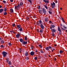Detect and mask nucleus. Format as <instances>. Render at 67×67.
<instances>
[{"mask_svg":"<svg viewBox=\"0 0 67 67\" xmlns=\"http://www.w3.org/2000/svg\"><path fill=\"white\" fill-rule=\"evenodd\" d=\"M19 7H18V6L15 7V9H19Z\"/></svg>","mask_w":67,"mask_h":67,"instance_id":"bb28decb","label":"nucleus"},{"mask_svg":"<svg viewBox=\"0 0 67 67\" xmlns=\"http://www.w3.org/2000/svg\"><path fill=\"white\" fill-rule=\"evenodd\" d=\"M1 43H2V44H3V43H4V41L3 40L1 41Z\"/></svg>","mask_w":67,"mask_h":67,"instance_id":"7c9ffc66","label":"nucleus"},{"mask_svg":"<svg viewBox=\"0 0 67 67\" xmlns=\"http://www.w3.org/2000/svg\"><path fill=\"white\" fill-rule=\"evenodd\" d=\"M10 11L12 13H13V9H10Z\"/></svg>","mask_w":67,"mask_h":67,"instance_id":"aec40b11","label":"nucleus"},{"mask_svg":"<svg viewBox=\"0 0 67 67\" xmlns=\"http://www.w3.org/2000/svg\"><path fill=\"white\" fill-rule=\"evenodd\" d=\"M9 61V59H7L6 60V62L7 63H8V62Z\"/></svg>","mask_w":67,"mask_h":67,"instance_id":"58836bf2","label":"nucleus"},{"mask_svg":"<svg viewBox=\"0 0 67 67\" xmlns=\"http://www.w3.org/2000/svg\"><path fill=\"white\" fill-rule=\"evenodd\" d=\"M54 46H57V45L55 44Z\"/></svg>","mask_w":67,"mask_h":67,"instance_id":"0e129e2a","label":"nucleus"},{"mask_svg":"<svg viewBox=\"0 0 67 67\" xmlns=\"http://www.w3.org/2000/svg\"><path fill=\"white\" fill-rule=\"evenodd\" d=\"M23 43L24 45H25V44H27V42L25 41H23Z\"/></svg>","mask_w":67,"mask_h":67,"instance_id":"4468645a","label":"nucleus"},{"mask_svg":"<svg viewBox=\"0 0 67 67\" xmlns=\"http://www.w3.org/2000/svg\"><path fill=\"white\" fill-rule=\"evenodd\" d=\"M17 6L19 8V7H20V5H17Z\"/></svg>","mask_w":67,"mask_h":67,"instance_id":"8fccbe9b","label":"nucleus"},{"mask_svg":"<svg viewBox=\"0 0 67 67\" xmlns=\"http://www.w3.org/2000/svg\"><path fill=\"white\" fill-rule=\"evenodd\" d=\"M26 59L27 60H29V57H27L26 58Z\"/></svg>","mask_w":67,"mask_h":67,"instance_id":"a19ab883","label":"nucleus"},{"mask_svg":"<svg viewBox=\"0 0 67 67\" xmlns=\"http://www.w3.org/2000/svg\"><path fill=\"white\" fill-rule=\"evenodd\" d=\"M52 32H53V33H55V31H56V30L54 29H52Z\"/></svg>","mask_w":67,"mask_h":67,"instance_id":"dca6fc26","label":"nucleus"},{"mask_svg":"<svg viewBox=\"0 0 67 67\" xmlns=\"http://www.w3.org/2000/svg\"><path fill=\"white\" fill-rule=\"evenodd\" d=\"M9 44L10 46H12V44L10 43H9Z\"/></svg>","mask_w":67,"mask_h":67,"instance_id":"ea45409f","label":"nucleus"},{"mask_svg":"<svg viewBox=\"0 0 67 67\" xmlns=\"http://www.w3.org/2000/svg\"><path fill=\"white\" fill-rule=\"evenodd\" d=\"M43 29H41L40 30V33H43Z\"/></svg>","mask_w":67,"mask_h":67,"instance_id":"cd10ccee","label":"nucleus"},{"mask_svg":"<svg viewBox=\"0 0 67 67\" xmlns=\"http://www.w3.org/2000/svg\"><path fill=\"white\" fill-rule=\"evenodd\" d=\"M52 35L53 36H55V34H54V33H53Z\"/></svg>","mask_w":67,"mask_h":67,"instance_id":"de8ad7c7","label":"nucleus"},{"mask_svg":"<svg viewBox=\"0 0 67 67\" xmlns=\"http://www.w3.org/2000/svg\"><path fill=\"white\" fill-rule=\"evenodd\" d=\"M2 8V6L1 5H0V8Z\"/></svg>","mask_w":67,"mask_h":67,"instance_id":"680f3d73","label":"nucleus"},{"mask_svg":"<svg viewBox=\"0 0 67 67\" xmlns=\"http://www.w3.org/2000/svg\"><path fill=\"white\" fill-rule=\"evenodd\" d=\"M23 5V3L21 2L20 3V6H22V5Z\"/></svg>","mask_w":67,"mask_h":67,"instance_id":"6ab92c4d","label":"nucleus"},{"mask_svg":"<svg viewBox=\"0 0 67 67\" xmlns=\"http://www.w3.org/2000/svg\"><path fill=\"white\" fill-rule=\"evenodd\" d=\"M1 47H2V48H4V46L2 45L1 46Z\"/></svg>","mask_w":67,"mask_h":67,"instance_id":"72a5a7b5","label":"nucleus"},{"mask_svg":"<svg viewBox=\"0 0 67 67\" xmlns=\"http://www.w3.org/2000/svg\"><path fill=\"white\" fill-rule=\"evenodd\" d=\"M15 24H14L12 25V26H13V27H14V26H15Z\"/></svg>","mask_w":67,"mask_h":67,"instance_id":"a18cd8bd","label":"nucleus"},{"mask_svg":"<svg viewBox=\"0 0 67 67\" xmlns=\"http://www.w3.org/2000/svg\"><path fill=\"white\" fill-rule=\"evenodd\" d=\"M39 46L40 47V48H42V45H40Z\"/></svg>","mask_w":67,"mask_h":67,"instance_id":"4c0bfd02","label":"nucleus"},{"mask_svg":"<svg viewBox=\"0 0 67 67\" xmlns=\"http://www.w3.org/2000/svg\"><path fill=\"white\" fill-rule=\"evenodd\" d=\"M65 27V25H63V27L64 28Z\"/></svg>","mask_w":67,"mask_h":67,"instance_id":"bf43d9fd","label":"nucleus"},{"mask_svg":"<svg viewBox=\"0 0 67 67\" xmlns=\"http://www.w3.org/2000/svg\"><path fill=\"white\" fill-rule=\"evenodd\" d=\"M60 9L61 10H62V9H63V8H60Z\"/></svg>","mask_w":67,"mask_h":67,"instance_id":"338daca9","label":"nucleus"},{"mask_svg":"<svg viewBox=\"0 0 67 67\" xmlns=\"http://www.w3.org/2000/svg\"><path fill=\"white\" fill-rule=\"evenodd\" d=\"M49 23H52V22L51 21H49Z\"/></svg>","mask_w":67,"mask_h":67,"instance_id":"69168bd1","label":"nucleus"},{"mask_svg":"<svg viewBox=\"0 0 67 67\" xmlns=\"http://www.w3.org/2000/svg\"><path fill=\"white\" fill-rule=\"evenodd\" d=\"M51 6L52 7V8H54L55 6V3L54 2H53V3H51Z\"/></svg>","mask_w":67,"mask_h":67,"instance_id":"7ed1b4c3","label":"nucleus"},{"mask_svg":"<svg viewBox=\"0 0 67 67\" xmlns=\"http://www.w3.org/2000/svg\"><path fill=\"white\" fill-rule=\"evenodd\" d=\"M60 27H62V24H61L60 25Z\"/></svg>","mask_w":67,"mask_h":67,"instance_id":"6e6d98bb","label":"nucleus"},{"mask_svg":"<svg viewBox=\"0 0 67 67\" xmlns=\"http://www.w3.org/2000/svg\"><path fill=\"white\" fill-rule=\"evenodd\" d=\"M46 49L47 51H48V50H49V47H46Z\"/></svg>","mask_w":67,"mask_h":67,"instance_id":"2eb2a0df","label":"nucleus"},{"mask_svg":"<svg viewBox=\"0 0 67 67\" xmlns=\"http://www.w3.org/2000/svg\"><path fill=\"white\" fill-rule=\"evenodd\" d=\"M19 41H20V42L22 43L23 42L24 40H23V39L22 38H20V39Z\"/></svg>","mask_w":67,"mask_h":67,"instance_id":"ddd939ff","label":"nucleus"},{"mask_svg":"<svg viewBox=\"0 0 67 67\" xmlns=\"http://www.w3.org/2000/svg\"><path fill=\"white\" fill-rule=\"evenodd\" d=\"M17 27L18 29H20V28H21V26L20 25H17Z\"/></svg>","mask_w":67,"mask_h":67,"instance_id":"9b49d317","label":"nucleus"},{"mask_svg":"<svg viewBox=\"0 0 67 67\" xmlns=\"http://www.w3.org/2000/svg\"><path fill=\"white\" fill-rule=\"evenodd\" d=\"M16 37H17V38H19V37H20V34H18L16 35Z\"/></svg>","mask_w":67,"mask_h":67,"instance_id":"f8f14e48","label":"nucleus"},{"mask_svg":"<svg viewBox=\"0 0 67 67\" xmlns=\"http://www.w3.org/2000/svg\"><path fill=\"white\" fill-rule=\"evenodd\" d=\"M39 12H42V10H39Z\"/></svg>","mask_w":67,"mask_h":67,"instance_id":"09e8293b","label":"nucleus"},{"mask_svg":"<svg viewBox=\"0 0 67 67\" xmlns=\"http://www.w3.org/2000/svg\"><path fill=\"white\" fill-rule=\"evenodd\" d=\"M8 14V13L7 12H4V15H7Z\"/></svg>","mask_w":67,"mask_h":67,"instance_id":"5701e85b","label":"nucleus"},{"mask_svg":"<svg viewBox=\"0 0 67 67\" xmlns=\"http://www.w3.org/2000/svg\"><path fill=\"white\" fill-rule=\"evenodd\" d=\"M49 10L51 11H53V10H52V9L51 8H49Z\"/></svg>","mask_w":67,"mask_h":67,"instance_id":"a878e982","label":"nucleus"},{"mask_svg":"<svg viewBox=\"0 0 67 67\" xmlns=\"http://www.w3.org/2000/svg\"><path fill=\"white\" fill-rule=\"evenodd\" d=\"M51 26L52 27H53V28H54V27H55V25H51Z\"/></svg>","mask_w":67,"mask_h":67,"instance_id":"4be33fe9","label":"nucleus"},{"mask_svg":"<svg viewBox=\"0 0 67 67\" xmlns=\"http://www.w3.org/2000/svg\"><path fill=\"white\" fill-rule=\"evenodd\" d=\"M54 60H55V61H56V60H57L56 59V58H55L54 59Z\"/></svg>","mask_w":67,"mask_h":67,"instance_id":"052dcab7","label":"nucleus"},{"mask_svg":"<svg viewBox=\"0 0 67 67\" xmlns=\"http://www.w3.org/2000/svg\"><path fill=\"white\" fill-rule=\"evenodd\" d=\"M44 6L45 8H46V9H47V10H48V8L47 7V6H46V5H44Z\"/></svg>","mask_w":67,"mask_h":67,"instance_id":"a211bd4d","label":"nucleus"},{"mask_svg":"<svg viewBox=\"0 0 67 67\" xmlns=\"http://www.w3.org/2000/svg\"><path fill=\"white\" fill-rule=\"evenodd\" d=\"M60 27L61 30H63V31H64V29L62 27Z\"/></svg>","mask_w":67,"mask_h":67,"instance_id":"e433bc0d","label":"nucleus"},{"mask_svg":"<svg viewBox=\"0 0 67 67\" xmlns=\"http://www.w3.org/2000/svg\"><path fill=\"white\" fill-rule=\"evenodd\" d=\"M58 31L59 32H62V30H61V29H60V28L59 27V26H58Z\"/></svg>","mask_w":67,"mask_h":67,"instance_id":"1a4fd4ad","label":"nucleus"},{"mask_svg":"<svg viewBox=\"0 0 67 67\" xmlns=\"http://www.w3.org/2000/svg\"><path fill=\"white\" fill-rule=\"evenodd\" d=\"M27 1H29V2H30V4H31L32 2V1L31 0H27Z\"/></svg>","mask_w":67,"mask_h":67,"instance_id":"412c9836","label":"nucleus"},{"mask_svg":"<svg viewBox=\"0 0 67 67\" xmlns=\"http://www.w3.org/2000/svg\"><path fill=\"white\" fill-rule=\"evenodd\" d=\"M7 53L6 52L3 51L2 52V55H3V57H5L6 56H7Z\"/></svg>","mask_w":67,"mask_h":67,"instance_id":"f03ea898","label":"nucleus"},{"mask_svg":"<svg viewBox=\"0 0 67 67\" xmlns=\"http://www.w3.org/2000/svg\"><path fill=\"white\" fill-rule=\"evenodd\" d=\"M60 54H62V53H63V52H64V51H60Z\"/></svg>","mask_w":67,"mask_h":67,"instance_id":"393cba45","label":"nucleus"},{"mask_svg":"<svg viewBox=\"0 0 67 67\" xmlns=\"http://www.w3.org/2000/svg\"><path fill=\"white\" fill-rule=\"evenodd\" d=\"M13 33H14V34H16V33L15 32H13Z\"/></svg>","mask_w":67,"mask_h":67,"instance_id":"e2e57ef3","label":"nucleus"},{"mask_svg":"<svg viewBox=\"0 0 67 67\" xmlns=\"http://www.w3.org/2000/svg\"><path fill=\"white\" fill-rule=\"evenodd\" d=\"M25 38L26 41H27V38L26 37H25Z\"/></svg>","mask_w":67,"mask_h":67,"instance_id":"2f4dec72","label":"nucleus"},{"mask_svg":"<svg viewBox=\"0 0 67 67\" xmlns=\"http://www.w3.org/2000/svg\"><path fill=\"white\" fill-rule=\"evenodd\" d=\"M39 23H38V22H37L36 24L38 25H43V22L41 20H40L39 21Z\"/></svg>","mask_w":67,"mask_h":67,"instance_id":"f257e3e1","label":"nucleus"},{"mask_svg":"<svg viewBox=\"0 0 67 67\" xmlns=\"http://www.w3.org/2000/svg\"><path fill=\"white\" fill-rule=\"evenodd\" d=\"M34 54H35V53H34V52L33 51L31 52L30 53V55H31V56H33Z\"/></svg>","mask_w":67,"mask_h":67,"instance_id":"423d86ee","label":"nucleus"},{"mask_svg":"<svg viewBox=\"0 0 67 67\" xmlns=\"http://www.w3.org/2000/svg\"><path fill=\"white\" fill-rule=\"evenodd\" d=\"M45 22H48V21H49V19H48V18H46L45 19Z\"/></svg>","mask_w":67,"mask_h":67,"instance_id":"39448f33","label":"nucleus"},{"mask_svg":"<svg viewBox=\"0 0 67 67\" xmlns=\"http://www.w3.org/2000/svg\"><path fill=\"white\" fill-rule=\"evenodd\" d=\"M7 7H5V8L4 9V11H5V12L7 11Z\"/></svg>","mask_w":67,"mask_h":67,"instance_id":"c756f323","label":"nucleus"},{"mask_svg":"<svg viewBox=\"0 0 67 67\" xmlns=\"http://www.w3.org/2000/svg\"><path fill=\"white\" fill-rule=\"evenodd\" d=\"M38 9H40V6H39L38 7Z\"/></svg>","mask_w":67,"mask_h":67,"instance_id":"864d4df0","label":"nucleus"},{"mask_svg":"<svg viewBox=\"0 0 67 67\" xmlns=\"http://www.w3.org/2000/svg\"><path fill=\"white\" fill-rule=\"evenodd\" d=\"M3 2L4 3H6V1H3Z\"/></svg>","mask_w":67,"mask_h":67,"instance_id":"c03bdc74","label":"nucleus"},{"mask_svg":"<svg viewBox=\"0 0 67 67\" xmlns=\"http://www.w3.org/2000/svg\"><path fill=\"white\" fill-rule=\"evenodd\" d=\"M49 13L50 14H52V13L51 12V11H49Z\"/></svg>","mask_w":67,"mask_h":67,"instance_id":"f704fd0d","label":"nucleus"},{"mask_svg":"<svg viewBox=\"0 0 67 67\" xmlns=\"http://www.w3.org/2000/svg\"><path fill=\"white\" fill-rule=\"evenodd\" d=\"M28 54H29V53H28V52H25V56H27V55H28Z\"/></svg>","mask_w":67,"mask_h":67,"instance_id":"9d476101","label":"nucleus"},{"mask_svg":"<svg viewBox=\"0 0 67 67\" xmlns=\"http://www.w3.org/2000/svg\"><path fill=\"white\" fill-rule=\"evenodd\" d=\"M62 20L63 21V23H65V21H64V18H62Z\"/></svg>","mask_w":67,"mask_h":67,"instance_id":"f3484780","label":"nucleus"},{"mask_svg":"<svg viewBox=\"0 0 67 67\" xmlns=\"http://www.w3.org/2000/svg\"><path fill=\"white\" fill-rule=\"evenodd\" d=\"M43 1L45 3H49V1L48 0H43Z\"/></svg>","mask_w":67,"mask_h":67,"instance_id":"0eeeda50","label":"nucleus"},{"mask_svg":"<svg viewBox=\"0 0 67 67\" xmlns=\"http://www.w3.org/2000/svg\"><path fill=\"white\" fill-rule=\"evenodd\" d=\"M10 2H12L13 1V0H10Z\"/></svg>","mask_w":67,"mask_h":67,"instance_id":"5fc2aeb1","label":"nucleus"},{"mask_svg":"<svg viewBox=\"0 0 67 67\" xmlns=\"http://www.w3.org/2000/svg\"><path fill=\"white\" fill-rule=\"evenodd\" d=\"M3 11V9H0V13H1Z\"/></svg>","mask_w":67,"mask_h":67,"instance_id":"b1692460","label":"nucleus"},{"mask_svg":"<svg viewBox=\"0 0 67 67\" xmlns=\"http://www.w3.org/2000/svg\"><path fill=\"white\" fill-rule=\"evenodd\" d=\"M42 11L44 14H46V11L45 9H44V8H43Z\"/></svg>","mask_w":67,"mask_h":67,"instance_id":"20e7f679","label":"nucleus"},{"mask_svg":"<svg viewBox=\"0 0 67 67\" xmlns=\"http://www.w3.org/2000/svg\"><path fill=\"white\" fill-rule=\"evenodd\" d=\"M20 31H22V28H20L19 29Z\"/></svg>","mask_w":67,"mask_h":67,"instance_id":"c9c22d12","label":"nucleus"},{"mask_svg":"<svg viewBox=\"0 0 67 67\" xmlns=\"http://www.w3.org/2000/svg\"><path fill=\"white\" fill-rule=\"evenodd\" d=\"M2 40V37H0V41H1Z\"/></svg>","mask_w":67,"mask_h":67,"instance_id":"603ef678","label":"nucleus"},{"mask_svg":"<svg viewBox=\"0 0 67 67\" xmlns=\"http://www.w3.org/2000/svg\"><path fill=\"white\" fill-rule=\"evenodd\" d=\"M19 50H20V51H21V50H22L20 48V49H19Z\"/></svg>","mask_w":67,"mask_h":67,"instance_id":"774afa93","label":"nucleus"},{"mask_svg":"<svg viewBox=\"0 0 67 67\" xmlns=\"http://www.w3.org/2000/svg\"><path fill=\"white\" fill-rule=\"evenodd\" d=\"M49 49H51V48L52 49V48H53V47H50V46H49Z\"/></svg>","mask_w":67,"mask_h":67,"instance_id":"49530a36","label":"nucleus"},{"mask_svg":"<svg viewBox=\"0 0 67 67\" xmlns=\"http://www.w3.org/2000/svg\"><path fill=\"white\" fill-rule=\"evenodd\" d=\"M54 49H52V52H53L54 51Z\"/></svg>","mask_w":67,"mask_h":67,"instance_id":"4d7b16f0","label":"nucleus"},{"mask_svg":"<svg viewBox=\"0 0 67 67\" xmlns=\"http://www.w3.org/2000/svg\"><path fill=\"white\" fill-rule=\"evenodd\" d=\"M40 52L41 53H44V51H43L42 50H40Z\"/></svg>","mask_w":67,"mask_h":67,"instance_id":"c85d7f7f","label":"nucleus"},{"mask_svg":"<svg viewBox=\"0 0 67 67\" xmlns=\"http://www.w3.org/2000/svg\"><path fill=\"white\" fill-rule=\"evenodd\" d=\"M64 28V29H67V27L65 26Z\"/></svg>","mask_w":67,"mask_h":67,"instance_id":"13d9d810","label":"nucleus"},{"mask_svg":"<svg viewBox=\"0 0 67 67\" xmlns=\"http://www.w3.org/2000/svg\"><path fill=\"white\" fill-rule=\"evenodd\" d=\"M39 13H40V14H41L42 13V12H39Z\"/></svg>","mask_w":67,"mask_h":67,"instance_id":"3c124183","label":"nucleus"},{"mask_svg":"<svg viewBox=\"0 0 67 67\" xmlns=\"http://www.w3.org/2000/svg\"><path fill=\"white\" fill-rule=\"evenodd\" d=\"M40 27L42 29H44V26L43 25H41Z\"/></svg>","mask_w":67,"mask_h":67,"instance_id":"6e6552de","label":"nucleus"},{"mask_svg":"<svg viewBox=\"0 0 67 67\" xmlns=\"http://www.w3.org/2000/svg\"><path fill=\"white\" fill-rule=\"evenodd\" d=\"M31 48L32 49H33L34 48V47L33 46H31Z\"/></svg>","mask_w":67,"mask_h":67,"instance_id":"37998d69","label":"nucleus"},{"mask_svg":"<svg viewBox=\"0 0 67 67\" xmlns=\"http://www.w3.org/2000/svg\"><path fill=\"white\" fill-rule=\"evenodd\" d=\"M8 64L9 65H11V62L9 61L8 62Z\"/></svg>","mask_w":67,"mask_h":67,"instance_id":"473e14b6","label":"nucleus"},{"mask_svg":"<svg viewBox=\"0 0 67 67\" xmlns=\"http://www.w3.org/2000/svg\"><path fill=\"white\" fill-rule=\"evenodd\" d=\"M34 59H35V60H37V57H35Z\"/></svg>","mask_w":67,"mask_h":67,"instance_id":"79ce46f5","label":"nucleus"}]
</instances>
